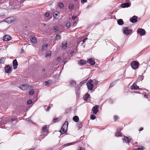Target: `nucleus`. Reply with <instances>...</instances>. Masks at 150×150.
Masks as SVG:
<instances>
[{
    "mask_svg": "<svg viewBox=\"0 0 150 150\" xmlns=\"http://www.w3.org/2000/svg\"><path fill=\"white\" fill-rule=\"evenodd\" d=\"M86 85L88 88L89 90H92L93 87V84H86Z\"/></svg>",
    "mask_w": 150,
    "mask_h": 150,
    "instance_id": "obj_19",
    "label": "nucleus"
},
{
    "mask_svg": "<svg viewBox=\"0 0 150 150\" xmlns=\"http://www.w3.org/2000/svg\"><path fill=\"white\" fill-rule=\"evenodd\" d=\"M77 18V16H73L72 17V19L74 21L75 19Z\"/></svg>",
    "mask_w": 150,
    "mask_h": 150,
    "instance_id": "obj_49",
    "label": "nucleus"
},
{
    "mask_svg": "<svg viewBox=\"0 0 150 150\" xmlns=\"http://www.w3.org/2000/svg\"><path fill=\"white\" fill-rule=\"evenodd\" d=\"M73 120L75 122H77L79 120V118L78 116H75L73 117Z\"/></svg>",
    "mask_w": 150,
    "mask_h": 150,
    "instance_id": "obj_27",
    "label": "nucleus"
},
{
    "mask_svg": "<svg viewBox=\"0 0 150 150\" xmlns=\"http://www.w3.org/2000/svg\"><path fill=\"white\" fill-rule=\"evenodd\" d=\"M67 47V43L66 41H63L62 43V47L64 49H65Z\"/></svg>",
    "mask_w": 150,
    "mask_h": 150,
    "instance_id": "obj_17",
    "label": "nucleus"
},
{
    "mask_svg": "<svg viewBox=\"0 0 150 150\" xmlns=\"http://www.w3.org/2000/svg\"><path fill=\"white\" fill-rule=\"evenodd\" d=\"M80 142V141H79V140H78L76 142H75L67 144H65V145H66V146H68L72 144H74L77 142Z\"/></svg>",
    "mask_w": 150,
    "mask_h": 150,
    "instance_id": "obj_24",
    "label": "nucleus"
},
{
    "mask_svg": "<svg viewBox=\"0 0 150 150\" xmlns=\"http://www.w3.org/2000/svg\"><path fill=\"white\" fill-rule=\"evenodd\" d=\"M79 63L81 64V65H84L86 64V61L83 60H80L79 61Z\"/></svg>",
    "mask_w": 150,
    "mask_h": 150,
    "instance_id": "obj_31",
    "label": "nucleus"
},
{
    "mask_svg": "<svg viewBox=\"0 0 150 150\" xmlns=\"http://www.w3.org/2000/svg\"><path fill=\"white\" fill-rule=\"evenodd\" d=\"M114 119L115 120H117L118 119V117L117 116H114Z\"/></svg>",
    "mask_w": 150,
    "mask_h": 150,
    "instance_id": "obj_53",
    "label": "nucleus"
},
{
    "mask_svg": "<svg viewBox=\"0 0 150 150\" xmlns=\"http://www.w3.org/2000/svg\"><path fill=\"white\" fill-rule=\"evenodd\" d=\"M68 125V122L66 121L63 124L62 128H64L65 129H67Z\"/></svg>",
    "mask_w": 150,
    "mask_h": 150,
    "instance_id": "obj_16",
    "label": "nucleus"
},
{
    "mask_svg": "<svg viewBox=\"0 0 150 150\" xmlns=\"http://www.w3.org/2000/svg\"><path fill=\"white\" fill-rule=\"evenodd\" d=\"M13 17H11L6 18L4 20V21L8 23H11L13 22Z\"/></svg>",
    "mask_w": 150,
    "mask_h": 150,
    "instance_id": "obj_5",
    "label": "nucleus"
},
{
    "mask_svg": "<svg viewBox=\"0 0 150 150\" xmlns=\"http://www.w3.org/2000/svg\"><path fill=\"white\" fill-rule=\"evenodd\" d=\"M144 79V76H140L139 77V79H137V81H139V79H140V80L142 81Z\"/></svg>",
    "mask_w": 150,
    "mask_h": 150,
    "instance_id": "obj_38",
    "label": "nucleus"
},
{
    "mask_svg": "<svg viewBox=\"0 0 150 150\" xmlns=\"http://www.w3.org/2000/svg\"><path fill=\"white\" fill-rule=\"evenodd\" d=\"M59 119L57 118H54L53 119V122H57L59 121Z\"/></svg>",
    "mask_w": 150,
    "mask_h": 150,
    "instance_id": "obj_43",
    "label": "nucleus"
},
{
    "mask_svg": "<svg viewBox=\"0 0 150 150\" xmlns=\"http://www.w3.org/2000/svg\"><path fill=\"white\" fill-rule=\"evenodd\" d=\"M98 105H96L93 106L92 109V111L93 113L95 114H96L98 112Z\"/></svg>",
    "mask_w": 150,
    "mask_h": 150,
    "instance_id": "obj_6",
    "label": "nucleus"
},
{
    "mask_svg": "<svg viewBox=\"0 0 150 150\" xmlns=\"http://www.w3.org/2000/svg\"><path fill=\"white\" fill-rule=\"evenodd\" d=\"M13 67L14 69H16L17 68L18 65V62L16 59H15L13 60Z\"/></svg>",
    "mask_w": 150,
    "mask_h": 150,
    "instance_id": "obj_15",
    "label": "nucleus"
},
{
    "mask_svg": "<svg viewBox=\"0 0 150 150\" xmlns=\"http://www.w3.org/2000/svg\"><path fill=\"white\" fill-rule=\"evenodd\" d=\"M130 5V3H124L121 5L120 6L122 8L128 7Z\"/></svg>",
    "mask_w": 150,
    "mask_h": 150,
    "instance_id": "obj_11",
    "label": "nucleus"
},
{
    "mask_svg": "<svg viewBox=\"0 0 150 150\" xmlns=\"http://www.w3.org/2000/svg\"><path fill=\"white\" fill-rule=\"evenodd\" d=\"M138 17L136 16H134L131 18L130 19V22L132 23H135L136 22L137 20Z\"/></svg>",
    "mask_w": 150,
    "mask_h": 150,
    "instance_id": "obj_10",
    "label": "nucleus"
},
{
    "mask_svg": "<svg viewBox=\"0 0 150 150\" xmlns=\"http://www.w3.org/2000/svg\"><path fill=\"white\" fill-rule=\"evenodd\" d=\"M6 59V58L5 57H2L0 59V63L1 64H4Z\"/></svg>",
    "mask_w": 150,
    "mask_h": 150,
    "instance_id": "obj_29",
    "label": "nucleus"
},
{
    "mask_svg": "<svg viewBox=\"0 0 150 150\" xmlns=\"http://www.w3.org/2000/svg\"><path fill=\"white\" fill-rule=\"evenodd\" d=\"M74 7V5L72 4H71L69 6V8L70 10L72 9Z\"/></svg>",
    "mask_w": 150,
    "mask_h": 150,
    "instance_id": "obj_42",
    "label": "nucleus"
},
{
    "mask_svg": "<svg viewBox=\"0 0 150 150\" xmlns=\"http://www.w3.org/2000/svg\"><path fill=\"white\" fill-rule=\"evenodd\" d=\"M47 127L46 126H44L43 127L42 130V132L44 133L47 131Z\"/></svg>",
    "mask_w": 150,
    "mask_h": 150,
    "instance_id": "obj_26",
    "label": "nucleus"
},
{
    "mask_svg": "<svg viewBox=\"0 0 150 150\" xmlns=\"http://www.w3.org/2000/svg\"><path fill=\"white\" fill-rule=\"evenodd\" d=\"M23 0H17V2L20 3L23 2Z\"/></svg>",
    "mask_w": 150,
    "mask_h": 150,
    "instance_id": "obj_56",
    "label": "nucleus"
},
{
    "mask_svg": "<svg viewBox=\"0 0 150 150\" xmlns=\"http://www.w3.org/2000/svg\"><path fill=\"white\" fill-rule=\"evenodd\" d=\"M66 25L67 27V28H69L70 27V23L69 22H67L66 23Z\"/></svg>",
    "mask_w": 150,
    "mask_h": 150,
    "instance_id": "obj_47",
    "label": "nucleus"
},
{
    "mask_svg": "<svg viewBox=\"0 0 150 150\" xmlns=\"http://www.w3.org/2000/svg\"><path fill=\"white\" fill-rule=\"evenodd\" d=\"M70 84L71 85H74L76 84V82L74 80H71L69 82Z\"/></svg>",
    "mask_w": 150,
    "mask_h": 150,
    "instance_id": "obj_28",
    "label": "nucleus"
},
{
    "mask_svg": "<svg viewBox=\"0 0 150 150\" xmlns=\"http://www.w3.org/2000/svg\"><path fill=\"white\" fill-rule=\"evenodd\" d=\"M16 120V119L15 118H13L12 119V122H13L15 120Z\"/></svg>",
    "mask_w": 150,
    "mask_h": 150,
    "instance_id": "obj_61",
    "label": "nucleus"
},
{
    "mask_svg": "<svg viewBox=\"0 0 150 150\" xmlns=\"http://www.w3.org/2000/svg\"><path fill=\"white\" fill-rule=\"evenodd\" d=\"M32 103V101H31V100H28V101H27V104L28 105H30V104Z\"/></svg>",
    "mask_w": 150,
    "mask_h": 150,
    "instance_id": "obj_48",
    "label": "nucleus"
},
{
    "mask_svg": "<svg viewBox=\"0 0 150 150\" xmlns=\"http://www.w3.org/2000/svg\"><path fill=\"white\" fill-rule=\"evenodd\" d=\"M82 125L81 123H78V126L79 127V129L81 128L82 127Z\"/></svg>",
    "mask_w": 150,
    "mask_h": 150,
    "instance_id": "obj_44",
    "label": "nucleus"
},
{
    "mask_svg": "<svg viewBox=\"0 0 150 150\" xmlns=\"http://www.w3.org/2000/svg\"><path fill=\"white\" fill-rule=\"evenodd\" d=\"M87 40V38H85L83 40V42L82 44H83V43H84Z\"/></svg>",
    "mask_w": 150,
    "mask_h": 150,
    "instance_id": "obj_55",
    "label": "nucleus"
},
{
    "mask_svg": "<svg viewBox=\"0 0 150 150\" xmlns=\"http://www.w3.org/2000/svg\"><path fill=\"white\" fill-rule=\"evenodd\" d=\"M34 91L33 90H30L29 92V94L30 95H33L34 93Z\"/></svg>",
    "mask_w": 150,
    "mask_h": 150,
    "instance_id": "obj_39",
    "label": "nucleus"
},
{
    "mask_svg": "<svg viewBox=\"0 0 150 150\" xmlns=\"http://www.w3.org/2000/svg\"><path fill=\"white\" fill-rule=\"evenodd\" d=\"M58 6L59 8H62L64 7V4L62 3H59Z\"/></svg>",
    "mask_w": 150,
    "mask_h": 150,
    "instance_id": "obj_33",
    "label": "nucleus"
},
{
    "mask_svg": "<svg viewBox=\"0 0 150 150\" xmlns=\"http://www.w3.org/2000/svg\"><path fill=\"white\" fill-rule=\"evenodd\" d=\"M113 83L114 82H112V83L110 84V87H112L113 86Z\"/></svg>",
    "mask_w": 150,
    "mask_h": 150,
    "instance_id": "obj_62",
    "label": "nucleus"
},
{
    "mask_svg": "<svg viewBox=\"0 0 150 150\" xmlns=\"http://www.w3.org/2000/svg\"><path fill=\"white\" fill-rule=\"evenodd\" d=\"M61 37L60 35H57L55 37V39L56 40H59L61 39Z\"/></svg>",
    "mask_w": 150,
    "mask_h": 150,
    "instance_id": "obj_30",
    "label": "nucleus"
},
{
    "mask_svg": "<svg viewBox=\"0 0 150 150\" xmlns=\"http://www.w3.org/2000/svg\"><path fill=\"white\" fill-rule=\"evenodd\" d=\"M144 97H146V98H147V96L146 95H144Z\"/></svg>",
    "mask_w": 150,
    "mask_h": 150,
    "instance_id": "obj_63",
    "label": "nucleus"
},
{
    "mask_svg": "<svg viewBox=\"0 0 150 150\" xmlns=\"http://www.w3.org/2000/svg\"><path fill=\"white\" fill-rule=\"evenodd\" d=\"M96 116L94 115H91V119L92 120H94L96 118Z\"/></svg>",
    "mask_w": 150,
    "mask_h": 150,
    "instance_id": "obj_41",
    "label": "nucleus"
},
{
    "mask_svg": "<svg viewBox=\"0 0 150 150\" xmlns=\"http://www.w3.org/2000/svg\"><path fill=\"white\" fill-rule=\"evenodd\" d=\"M51 108H50V106H49L48 107H47V108L46 109V110L47 111H48Z\"/></svg>",
    "mask_w": 150,
    "mask_h": 150,
    "instance_id": "obj_52",
    "label": "nucleus"
},
{
    "mask_svg": "<svg viewBox=\"0 0 150 150\" xmlns=\"http://www.w3.org/2000/svg\"><path fill=\"white\" fill-rule=\"evenodd\" d=\"M87 79H86V80H84L82 81H81L80 84H79V85H78V86H79L80 87H81L82 86V85L85 84L87 81Z\"/></svg>",
    "mask_w": 150,
    "mask_h": 150,
    "instance_id": "obj_22",
    "label": "nucleus"
},
{
    "mask_svg": "<svg viewBox=\"0 0 150 150\" xmlns=\"http://www.w3.org/2000/svg\"><path fill=\"white\" fill-rule=\"evenodd\" d=\"M51 56V52H47L46 53V57H50Z\"/></svg>",
    "mask_w": 150,
    "mask_h": 150,
    "instance_id": "obj_35",
    "label": "nucleus"
},
{
    "mask_svg": "<svg viewBox=\"0 0 150 150\" xmlns=\"http://www.w3.org/2000/svg\"><path fill=\"white\" fill-rule=\"evenodd\" d=\"M123 33L126 35H129L131 33L132 30L129 29L128 27H125L123 28Z\"/></svg>",
    "mask_w": 150,
    "mask_h": 150,
    "instance_id": "obj_3",
    "label": "nucleus"
},
{
    "mask_svg": "<svg viewBox=\"0 0 150 150\" xmlns=\"http://www.w3.org/2000/svg\"><path fill=\"white\" fill-rule=\"evenodd\" d=\"M77 150H85V149L83 147L81 146H79Z\"/></svg>",
    "mask_w": 150,
    "mask_h": 150,
    "instance_id": "obj_45",
    "label": "nucleus"
},
{
    "mask_svg": "<svg viewBox=\"0 0 150 150\" xmlns=\"http://www.w3.org/2000/svg\"><path fill=\"white\" fill-rule=\"evenodd\" d=\"M27 121H29L30 122H32V121L31 120H30L29 118L27 119Z\"/></svg>",
    "mask_w": 150,
    "mask_h": 150,
    "instance_id": "obj_58",
    "label": "nucleus"
},
{
    "mask_svg": "<svg viewBox=\"0 0 150 150\" xmlns=\"http://www.w3.org/2000/svg\"><path fill=\"white\" fill-rule=\"evenodd\" d=\"M11 39V36L8 35H5L3 37V40L5 41H9Z\"/></svg>",
    "mask_w": 150,
    "mask_h": 150,
    "instance_id": "obj_7",
    "label": "nucleus"
},
{
    "mask_svg": "<svg viewBox=\"0 0 150 150\" xmlns=\"http://www.w3.org/2000/svg\"><path fill=\"white\" fill-rule=\"evenodd\" d=\"M59 29V27L57 26H55L54 27L53 30L54 31V32H55L57 31Z\"/></svg>",
    "mask_w": 150,
    "mask_h": 150,
    "instance_id": "obj_36",
    "label": "nucleus"
},
{
    "mask_svg": "<svg viewBox=\"0 0 150 150\" xmlns=\"http://www.w3.org/2000/svg\"><path fill=\"white\" fill-rule=\"evenodd\" d=\"M132 68L134 69H137L139 67V63L137 61L132 62L131 64Z\"/></svg>",
    "mask_w": 150,
    "mask_h": 150,
    "instance_id": "obj_2",
    "label": "nucleus"
},
{
    "mask_svg": "<svg viewBox=\"0 0 150 150\" xmlns=\"http://www.w3.org/2000/svg\"><path fill=\"white\" fill-rule=\"evenodd\" d=\"M80 87L78 85L75 87L76 88V93L77 96H79L80 93Z\"/></svg>",
    "mask_w": 150,
    "mask_h": 150,
    "instance_id": "obj_14",
    "label": "nucleus"
},
{
    "mask_svg": "<svg viewBox=\"0 0 150 150\" xmlns=\"http://www.w3.org/2000/svg\"><path fill=\"white\" fill-rule=\"evenodd\" d=\"M30 40L33 43H35L36 42V38L35 37H33L30 39Z\"/></svg>",
    "mask_w": 150,
    "mask_h": 150,
    "instance_id": "obj_23",
    "label": "nucleus"
},
{
    "mask_svg": "<svg viewBox=\"0 0 150 150\" xmlns=\"http://www.w3.org/2000/svg\"><path fill=\"white\" fill-rule=\"evenodd\" d=\"M143 148H139L137 149V150H143Z\"/></svg>",
    "mask_w": 150,
    "mask_h": 150,
    "instance_id": "obj_59",
    "label": "nucleus"
},
{
    "mask_svg": "<svg viewBox=\"0 0 150 150\" xmlns=\"http://www.w3.org/2000/svg\"><path fill=\"white\" fill-rule=\"evenodd\" d=\"M90 97V95L88 94H87L85 95L84 96V99L85 100H87L88 98H89Z\"/></svg>",
    "mask_w": 150,
    "mask_h": 150,
    "instance_id": "obj_34",
    "label": "nucleus"
},
{
    "mask_svg": "<svg viewBox=\"0 0 150 150\" xmlns=\"http://www.w3.org/2000/svg\"><path fill=\"white\" fill-rule=\"evenodd\" d=\"M29 85L27 84L21 85L19 88L23 91H25L28 89Z\"/></svg>",
    "mask_w": 150,
    "mask_h": 150,
    "instance_id": "obj_4",
    "label": "nucleus"
},
{
    "mask_svg": "<svg viewBox=\"0 0 150 150\" xmlns=\"http://www.w3.org/2000/svg\"><path fill=\"white\" fill-rule=\"evenodd\" d=\"M87 63L93 66L95 64L94 60L93 59H89L88 60Z\"/></svg>",
    "mask_w": 150,
    "mask_h": 150,
    "instance_id": "obj_12",
    "label": "nucleus"
},
{
    "mask_svg": "<svg viewBox=\"0 0 150 150\" xmlns=\"http://www.w3.org/2000/svg\"><path fill=\"white\" fill-rule=\"evenodd\" d=\"M87 0H81V1L82 3L86 2Z\"/></svg>",
    "mask_w": 150,
    "mask_h": 150,
    "instance_id": "obj_54",
    "label": "nucleus"
},
{
    "mask_svg": "<svg viewBox=\"0 0 150 150\" xmlns=\"http://www.w3.org/2000/svg\"><path fill=\"white\" fill-rule=\"evenodd\" d=\"M45 83H46V86L50 85L52 84V82L50 81H47L45 82Z\"/></svg>",
    "mask_w": 150,
    "mask_h": 150,
    "instance_id": "obj_37",
    "label": "nucleus"
},
{
    "mask_svg": "<svg viewBox=\"0 0 150 150\" xmlns=\"http://www.w3.org/2000/svg\"><path fill=\"white\" fill-rule=\"evenodd\" d=\"M131 139H132L125 136L124 137V139H123V140H125V142L127 143H129L131 141Z\"/></svg>",
    "mask_w": 150,
    "mask_h": 150,
    "instance_id": "obj_18",
    "label": "nucleus"
},
{
    "mask_svg": "<svg viewBox=\"0 0 150 150\" xmlns=\"http://www.w3.org/2000/svg\"><path fill=\"white\" fill-rule=\"evenodd\" d=\"M53 17L54 18L57 19L59 18V17H58V14L57 13H54V14Z\"/></svg>",
    "mask_w": 150,
    "mask_h": 150,
    "instance_id": "obj_40",
    "label": "nucleus"
},
{
    "mask_svg": "<svg viewBox=\"0 0 150 150\" xmlns=\"http://www.w3.org/2000/svg\"><path fill=\"white\" fill-rule=\"evenodd\" d=\"M77 25V22H74V23H73V25L74 26H76V25Z\"/></svg>",
    "mask_w": 150,
    "mask_h": 150,
    "instance_id": "obj_57",
    "label": "nucleus"
},
{
    "mask_svg": "<svg viewBox=\"0 0 150 150\" xmlns=\"http://www.w3.org/2000/svg\"><path fill=\"white\" fill-rule=\"evenodd\" d=\"M93 81L92 80L90 79L88 80V82L86 84H91V83L93 82Z\"/></svg>",
    "mask_w": 150,
    "mask_h": 150,
    "instance_id": "obj_46",
    "label": "nucleus"
},
{
    "mask_svg": "<svg viewBox=\"0 0 150 150\" xmlns=\"http://www.w3.org/2000/svg\"><path fill=\"white\" fill-rule=\"evenodd\" d=\"M45 15L46 17H48L50 15V14L49 13H46Z\"/></svg>",
    "mask_w": 150,
    "mask_h": 150,
    "instance_id": "obj_50",
    "label": "nucleus"
},
{
    "mask_svg": "<svg viewBox=\"0 0 150 150\" xmlns=\"http://www.w3.org/2000/svg\"><path fill=\"white\" fill-rule=\"evenodd\" d=\"M131 89H134V90H139L141 89V88H139V86L137 85V84L135 83H133V85L131 86Z\"/></svg>",
    "mask_w": 150,
    "mask_h": 150,
    "instance_id": "obj_9",
    "label": "nucleus"
},
{
    "mask_svg": "<svg viewBox=\"0 0 150 150\" xmlns=\"http://www.w3.org/2000/svg\"><path fill=\"white\" fill-rule=\"evenodd\" d=\"M57 61L58 62H59L61 61V58L59 57H58L57 59Z\"/></svg>",
    "mask_w": 150,
    "mask_h": 150,
    "instance_id": "obj_51",
    "label": "nucleus"
},
{
    "mask_svg": "<svg viewBox=\"0 0 150 150\" xmlns=\"http://www.w3.org/2000/svg\"><path fill=\"white\" fill-rule=\"evenodd\" d=\"M45 71V69H43L42 71Z\"/></svg>",
    "mask_w": 150,
    "mask_h": 150,
    "instance_id": "obj_64",
    "label": "nucleus"
},
{
    "mask_svg": "<svg viewBox=\"0 0 150 150\" xmlns=\"http://www.w3.org/2000/svg\"><path fill=\"white\" fill-rule=\"evenodd\" d=\"M67 129H65L64 128L62 127L61 129L60 130V132L62 134H64L66 133Z\"/></svg>",
    "mask_w": 150,
    "mask_h": 150,
    "instance_id": "obj_20",
    "label": "nucleus"
},
{
    "mask_svg": "<svg viewBox=\"0 0 150 150\" xmlns=\"http://www.w3.org/2000/svg\"><path fill=\"white\" fill-rule=\"evenodd\" d=\"M5 71L7 73H10L11 72V69L10 66L8 65L5 67Z\"/></svg>",
    "mask_w": 150,
    "mask_h": 150,
    "instance_id": "obj_13",
    "label": "nucleus"
},
{
    "mask_svg": "<svg viewBox=\"0 0 150 150\" xmlns=\"http://www.w3.org/2000/svg\"><path fill=\"white\" fill-rule=\"evenodd\" d=\"M7 121L6 117L3 116L0 118V127L6 124Z\"/></svg>",
    "mask_w": 150,
    "mask_h": 150,
    "instance_id": "obj_1",
    "label": "nucleus"
},
{
    "mask_svg": "<svg viewBox=\"0 0 150 150\" xmlns=\"http://www.w3.org/2000/svg\"><path fill=\"white\" fill-rule=\"evenodd\" d=\"M117 23L118 24L120 25H121L123 24V21L122 19H119L117 20Z\"/></svg>",
    "mask_w": 150,
    "mask_h": 150,
    "instance_id": "obj_21",
    "label": "nucleus"
},
{
    "mask_svg": "<svg viewBox=\"0 0 150 150\" xmlns=\"http://www.w3.org/2000/svg\"><path fill=\"white\" fill-rule=\"evenodd\" d=\"M137 32L141 35H144L146 33V32L145 30L142 28H139L137 30Z\"/></svg>",
    "mask_w": 150,
    "mask_h": 150,
    "instance_id": "obj_8",
    "label": "nucleus"
},
{
    "mask_svg": "<svg viewBox=\"0 0 150 150\" xmlns=\"http://www.w3.org/2000/svg\"><path fill=\"white\" fill-rule=\"evenodd\" d=\"M48 45V44L45 45L44 44H43L42 45V50H46L47 47Z\"/></svg>",
    "mask_w": 150,
    "mask_h": 150,
    "instance_id": "obj_25",
    "label": "nucleus"
},
{
    "mask_svg": "<svg viewBox=\"0 0 150 150\" xmlns=\"http://www.w3.org/2000/svg\"><path fill=\"white\" fill-rule=\"evenodd\" d=\"M143 127L139 129V131H141L142 130H143Z\"/></svg>",
    "mask_w": 150,
    "mask_h": 150,
    "instance_id": "obj_60",
    "label": "nucleus"
},
{
    "mask_svg": "<svg viewBox=\"0 0 150 150\" xmlns=\"http://www.w3.org/2000/svg\"><path fill=\"white\" fill-rule=\"evenodd\" d=\"M115 136L117 137H120L121 136V133L120 132H116L115 134Z\"/></svg>",
    "mask_w": 150,
    "mask_h": 150,
    "instance_id": "obj_32",
    "label": "nucleus"
}]
</instances>
